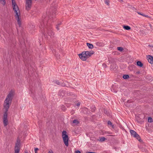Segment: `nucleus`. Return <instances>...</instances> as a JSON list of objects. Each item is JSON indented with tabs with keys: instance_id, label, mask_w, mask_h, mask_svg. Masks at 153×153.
Wrapping results in <instances>:
<instances>
[{
	"instance_id": "obj_16",
	"label": "nucleus",
	"mask_w": 153,
	"mask_h": 153,
	"mask_svg": "<svg viewBox=\"0 0 153 153\" xmlns=\"http://www.w3.org/2000/svg\"><path fill=\"white\" fill-rule=\"evenodd\" d=\"M104 113L107 116H108L110 115L109 112L107 109H104Z\"/></svg>"
},
{
	"instance_id": "obj_39",
	"label": "nucleus",
	"mask_w": 153,
	"mask_h": 153,
	"mask_svg": "<svg viewBox=\"0 0 153 153\" xmlns=\"http://www.w3.org/2000/svg\"><path fill=\"white\" fill-rule=\"evenodd\" d=\"M149 46L151 48L152 47V46H153V45H149Z\"/></svg>"
},
{
	"instance_id": "obj_1",
	"label": "nucleus",
	"mask_w": 153,
	"mask_h": 153,
	"mask_svg": "<svg viewBox=\"0 0 153 153\" xmlns=\"http://www.w3.org/2000/svg\"><path fill=\"white\" fill-rule=\"evenodd\" d=\"M56 11L54 10L52 12V14L49 15L48 17H45V16L42 17V22L40 26L42 30L44 31V34L45 36H50L52 39L53 43L54 44H56L57 39L55 38L54 33L53 31L52 27L50 24L51 20L55 17L56 15Z\"/></svg>"
},
{
	"instance_id": "obj_21",
	"label": "nucleus",
	"mask_w": 153,
	"mask_h": 153,
	"mask_svg": "<svg viewBox=\"0 0 153 153\" xmlns=\"http://www.w3.org/2000/svg\"><path fill=\"white\" fill-rule=\"evenodd\" d=\"M26 66H28L27 68L28 71H30L31 70L30 69H31L32 68V67H31L30 65V66H29V65L28 64H26Z\"/></svg>"
},
{
	"instance_id": "obj_30",
	"label": "nucleus",
	"mask_w": 153,
	"mask_h": 153,
	"mask_svg": "<svg viewBox=\"0 0 153 153\" xmlns=\"http://www.w3.org/2000/svg\"><path fill=\"white\" fill-rule=\"evenodd\" d=\"M59 26H58V25H56V29H57V30H59Z\"/></svg>"
},
{
	"instance_id": "obj_20",
	"label": "nucleus",
	"mask_w": 153,
	"mask_h": 153,
	"mask_svg": "<svg viewBox=\"0 0 153 153\" xmlns=\"http://www.w3.org/2000/svg\"><path fill=\"white\" fill-rule=\"evenodd\" d=\"M73 123H75V124L77 125L79 123V121L75 119L73 120Z\"/></svg>"
},
{
	"instance_id": "obj_2",
	"label": "nucleus",
	"mask_w": 153,
	"mask_h": 153,
	"mask_svg": "<svg viewBox=\"0 0 153 153\" xmlns=\"http://www.w3.org/2000/svg\"><path fill=\"white\" fill-rule=\"evenodd\" d=\"M13 96V91H11L7 96L4 104V111L3 115V122L4 126H7L8 124V120L7 119V112L11 104Z\"/></svg>"
},
{
	"instance_id": "obj_23",
	"label": "nucleus",
	"mask_w": 153,
	"mask_h": 153,
	"mask_svg": "<svg viewBox=\"0 0 153 153\" xmlns=\"http://www.w3.org/2000/svg\"><path fill=\"white\" fill-rule=\"evenodd\" d=\"M0 2L4 5L5 4L6 2L5 0H0Z\"/></svg>"
},
{
	"instance_id": "obj_13",
	"label": "nucleus",
	"mask_w": 153,
	"mask_h": 153,
	"mask_svg": "<svg viewBox=\"0 0 153 153\" xmlns=\"http://www.w3.org/2000/svg\"><path fill=\"white\" fill-rule=\"evenodd\" d=\"M137 66L140 67H142L143 66V64L142 62L140 61H138L137 62Z\"/></svg>"
},
{
	"instance_id": "obj_10",
	"label": "nucleus",
	"mask_w": 153,
	"mask_h": 153,
	"mask_svg": "<svg viewBox=\"0 0 153 153\" xmlns=\"http://www.w3.org/2000/svg\"><path fill=\"white\" fill-rule=\"evenodd\" d=\"M147 59L148 62L149 63L151 64L153 63V57L150 55H149L147 57Z\"/></svg>"
},
{
	"instance_id": "obj_11",
	"label": "nucleus",
	"mask_w": 153,
	"mask_h": 153,
	"mask_svg": "<svg viewBox=\"0 0 153 153\" xmlns=\"http://www.w3.org/2000/svg\"><path fill=\"white\" fill-rule=\"evenodd\" d=\"M58 95L60 97H62L64 94V91L62 90H60L58 93Z\"/></svg>"
},
{
	"instance_id": "obj_34",
	"label": "nucleus",
	"mask_w": 153,
	"mask_h": 153,
	"mask_svg": "<svg viewBox=\"0 0 153 153\" xmlns=\"http://www.w3.org/2000/svg\"><path fill=\"white\" fill-rule=\"evenodd\" d=\"M84 109L86 111L88 110V109L87 108H84Z\"/></svg>"
},
{
	"instance_id": "obj_29",
	"label": "nucleus",
	"mask_w": 153,
	"mask_h": 153,
	"mask_svg": "<svg viewBox=\"0 0 153 153\" xmlns=\"http://www.w3.org/2000/svg\"><path fill=\"white\" fill-rule=\"evenodd\" d=\"M102 65L103 66L104 68H106L107 67L106 65L104 63H103Z\"/></svg>"
},
{
	"instance_id": "obj_37",
	"label": "nucleus",
	"mask_w": 153,
	"mask_h": 153,
	"mask_svg": "<svg viewBox=\"0 0 153 153\" xmlns=\"http://www.w3.org/2000/svg\"><path fill=\"white\" fill-rule=\"evenodd\" d=\"M87 153H97L95 152H88Z\"/></svg>"
},
{
	"instance_id": "obj_33",
	"label": "nucleus",
	"mask_w": 153,
	"mask_h": 153,
	"mask_svg": "<svg viewBox=\"0 0 153 153\" xmlns=\"http://www.w3.org/2000/svg\"><path fill=\"white\" fill-rule=\"evenodd\" d=\"M80 105V103H79V102H78V103H77L76 104V105L77 106H79Z\"/></svg>"
},
{
	"instance_id": "obj_31",
	"label": "nucleus",
	"mask_w": 153,
	"mask_h": 153,
	"mask_svg": "<svg viewBox=\"0 0 153 153\" xmlns=\"http://www.w3.org/2000/svg\"><path fill=\"white\" fill-rule=\"evenodd\" d=\"M75 153H81V152L79 150H77L75 151Z\"/></svg>"
},
{
	"instance_id": "obj_9",
	"label": "nucleus",
	"mask_w": 153,
	"mask_h": 153,
	"mask_svg": "<svg viewBox=\"0 0 153 153\" xmlns=\"http://www.w3.org/2000/svg\"><path fill=\"white\" fill-rule=\"evenodd\" d=\"M85 53H86L87 56V58H88L94 54V52L93 51H85Z\"/></svg>"
},
{
	"instance_id": "obj_26",
	"label": "nucleus",
	"mask_w": 153,
	"mask_h": 153,
	"mask_svg": "<svg viewBox=\"0 0 153 153\" xmlns=\"http://www.w3.org/2000/svg\"><path fill=\"white\" fill-rule=\"evenodd\" d=\"M109 1L108 0H105V4H107L108 6L109 5Z\"/></svg>"
},
{
	"instance_id": "obj_27",
	"label": "nucleus",
	"mask_w": 153,
	"mask_h": 153,
	"mask_svg": "<svg viewBox=\"0 0 153 153\" xmlns=\"http://www.w3.org/2000/svg\"><path fill=\"white\" fill-rule=\"evenodd\" d=\"M56 83L58 85H61L60 82L58 81H56Z\"/></svg>"
},
{
	"instance_id": "obj_5",
	"label": "nucleus",
	"mask_w": 153,
	"mask_h": 153,
	"mask_svg": "<svg viewBox=\"0 0 153 153\" xmlns=\"http://www.w3.org/2000/svg\"><path fill=\"white\" fill-rule=\"evenodd\" d=\"M20 140L17 139L15 147V153H19L20 149Z\"/></svg>"
},
{
	"instance_id": "obj_25",
	"label": "nucleus",
	"mask_w": 153,
	"mask_h": 153,
	"mask_svg": "<svg viewBox=\"0 0 153 153\" xmlns=\"http://www.w3.org/2000/svg\"><path fill=\"white\" fill-rule=\"evenodd\" d=\"M117 50L120 51H122L123 50V48L122 47H118L117 48Z\"/></svg>"
},
{
	"instance_id": "obj_4",
	"label": "nucleus",
	"mask_w": 153,
	"mask_h": 153,
	"mask_svg": "<svg viewBox=\"0 0 153 153\" xmlns=\"http://www.w3.org/2000/svg\"><path fill=\"white\" fill-rule=\"evenodd\" d=\"M66 132L63 131L62 132V137L63 142L65 145L68 146L69 138L68 135L66 134Z\"/></svg>"
},
{
	"instance_id": "obj_17",
	"label": "nucleus",
	"mask_w": 153,
	"mask_h": 153,
	"mask_svg": "<svg viewBox=\"0 0 153 153\" xmlns=\"http://www.w3.org/2000/svg\"><path fill=\"white\" fill-rule=\"evenodd\" d=\"M91 111L92 112H94L95 110V107L94 105H92L91 107Z\"/></svg>"
},
{
	"instance_id": "obj_24",
	"label": "nucleus",
	"mask_w": 153,
	"mask_h": 153,
	"mask_svg": "<svg viewBox=\"0 0 153 153\" xmlns=\"http://www.w3.org/2000/svg\"><path fill=\"white\" fill-rule=\"evenodd\" d=\"M152 119L151 117H149L148 118V122L149 123H151L152 122Z\"/></svg>"
},
{
	"instance_id": "obj_7",
	"label": "nucleus",
	"mask_w": 153,
	"mask_h": 153,
	"mask_svg": "<svg viewBox=\"0 0 153 153\" xmlns=\"http://www.w3.org/2000/svg\"><path fill=\"white\" fill-rule=\"evenodd\" d=\"M32 0H26L25 7L27 10H29L31 8Z\"/></svg>"
},
{
	"instance_id": "obj_43",
	"label": "nucleus",
	"mask_w": 153,
	"mask_h": 153,
	"mask_svg": "<svg viewBox=\"0 0 153 153\" xmlns=\"http://www.w3.org/2000/svg\"><path fill=\"white\" fill-rule=\"evenodd\" d=\"M120 1L122 2L123 1V0H120Z\"/></svg>"
},
{
	"instance_id": "obj_12",
	"label": "nucleus",
	"mask_w": 153,
	"mask_h": 153,
	"mask_svg": "<svg viewBox=\"0 0 153 153\" xmlns=\"http://www.w3.org/2000/svg\"><path fill=\"white\" fill-rule=\"evenodd\" d=\"M86 44L89 49H92L94 48L93 45L91 44L87 43Z\"/></svg>"
},
{
	"instance_id": "obj_14",
	"label": "nucleus",
	"mask_w": 153,
	"mask_h": 153,
	"mask_svg": "<svg viewBox=\"0 0 153 153\" xmlns=\"http://www.w3.org/2000/svg\"><path fill=\"white\" fill-rule=\"evenodd\" d=\"M123 28L126 30H129L131 29V27L128 25H124L123 26Z\"/></svg>"
},
{
	"instance_id": "obj_42",
	"label": "nucleus",
	"mask_w": 153,
	"mask_h": 153,
	"mask_svg": "<svg viewBox=\"0 0 153 153\" xmlns=\"http://www.w3.org/2000/svg\"><path fill=\"white\" fill-rule=\"evenodd\" d=\"M25 153H28V152L27 151H26V152H25Z\"/></svg>"
},
{
	"instance_id": "obj_44",
	"label": "nucleus",
	"mask_w": 153,
	"mask_h": 153,
	"mask_svg": "<svg viewBox=\"0 0 153 153\" xmlns=\"http://www.w3.org/2000/svg\"><path fill=\"white\" fill-rule=\"evenodd\" d=\"M90 1H91V0H90Z\"/></svg>"
},
{
	"instance_id": "obj_6",
	"label": "nucleus",
	"mask_w": 153,
	"mask_h": 153,
	"mask_svg": "<svg viewBox=\"0 0 153 153\" xmlns=\"http://www.w3.org/2000/svg\"><path fill=\"white\" fill-rule=\"evenodd\" d=\"M130 133L132 136L136 138L137 140H138L140 142L141 140L140 139V138L139 135L137 133V132L134 131L132 130H130Z\"/></svg>"
},
{
	"instance_id": "obj_15",
	"label": "nucleus",
	"mask_w": 153,
	"mask_h": 153,
	"mask_svg": "<svg viewBox=\"0 0 153 153\" xmlns=\"http://www.w3.org/2000/svg\"><path fill=\"white\" fill-rule=\"evenodd\" d=\"M129 75H124L123 76V77L124 79H128L129 78Z\"/></svg>"
},
{
	"instance_id": "obj_19",
	"label": "nucleus",
	"mask_w": 153,
	"mask_h": 153,
	"mask_svg": "<svg viewBox=\"0 0 153 153\" xmlns=\"http://www.w3.org/2000/svg\"><path fill=\"white\" fill-rule=\"evenodd\" d=\"M106 139L104 137H102L100 138V139L99 140L100 142H103Z\"/></svg>"
},
{
	"instance_id": "obj_32",
	"label": "nucleus",
	"mask_w": 153,
	"mask_h": 153,
	"mask_svg": "<svg viewBox=\"0 0 153 153\" xmlns=\"http://www.w3.org/2000/svg\"><path fill=\"white\" fill-rule=\"evenodd\" d=\"M48 153H53V151L52 150L49 151L48 152Z\"/></svg>"
},
{
	"instance_id": "obj_35",
	"label": "nucleus",
	"mask_w": 153,
	"mask_h": 153,
	"mask_svg": "<svg viewBox=\"0 0 153 153\" xmlns=\"http://www.w3.org/2000/svg\"><path fill=\"white\" fill-rule=\"evenodd\" d=\"M141 15H142V16H143L147 17V16H147V15L146 16V15H145L144 14H141Z\"/></svg>"
},
{
	"instance_id": "obj_40",
	"label": "nucleus",
	"mask_w": 153,
	"mask_h": 153,
	"mask_svg": "<svg viewBox=\"0 0 153 153\" xmlns=\"http://www.w3.org/2000/svg\"><path fill=\"white\" fill-rule=\"evenodd\" d=\"M137 13L138 14H140V15H141V14H142V13H140V12H137Z\"/></svg>"
},
{
	"instance_id": "obj_36",
	"label": "nucleus",
	"mask_w": 153,
	"mask_h": 153,
	"mask_svg": "<svg viewBox=\"0 0 153 153\" xmlns=\"http://www.w3.org/2000/svg\"><path fill=\"white\" fill-rule=\"evenodd\" d=\"M140 73V71H138L136 72V74H139Z\"/></svg>"
},
{
	"instance_id": "obj_28",
	"label": "nucleus",
	"mask_w": 153,
	"mask_h": 153,
	"mask_svg": "<svg viewBox=\"0 0 153 153\" xmlns=\"http://www.w3.org/2000/svg\"><path fill=\"white\" fill-rule=\"evenodd\" d=\"M39 150V149L37 148H35L34 149L35 153H38L37 151Z\"/></svg>"
},
{
	"instance_id": "obj_3",
	"label": "nucleus",
	"mask_w": 153,
	"mask_h": 153,
	"mask_svg": "<svg viewBox=\"0 0 153 153\" xmlns=\"http://www.w3.org/2000/svg\"><path fill=\"white\" fill-rule=\"evenodd\" d=\"M12 2L13 9L15 13V17L17 21L19 26H20L21 25V22L19 17L20 15V11L15 1L14 0H12Z\"/></svg>"
},
{
	"instance_id": "obj_38",
	"label": "nucleus",
	"mask_w": 153,
	"mask_h": 153,
	"mask_svg": "<svg viewBox=\"0 0 153 153\" xmlns=\"http://www.w3.org/2000/svg\"><path fill=\"white\" fill-rule=\"evenodd\" d=\"M61 23H58L57 25H58V26H59L61 25Z\"/></svg>"
},
{
	"instance_id": "obj_41",
	"label": "nucleus",
	"mask_w": 153,
	"mask_h": 153,
	"mask_svg": "<svg viewBox=\"0 0 153 153\" xmlns=\"http://www.w3.org/2000/svg\"><path fill=\"white\" fill-rule=\"evenodd\" d=\"M151 49L152 50V51H153V46H152V47L151 48Z\"/></svg>"
},
{
	"instance_id": "obj_18",
	"label": "nucleus",
	"mask_w": 153,
	"mask_h": 153,
	"mask_svg": "<svg viewBox=\"0 0 153 153\" xmlns=\"http://www.w3.org/2000/svg\"><path fill=\"white\" fill-rule=\"evenodd\" d=\"M113 65L114 67H112V65H111V68L113 70H114V69L115 68V69H117V65H116V64H113Z\"/></svg>"
},
{
	"instance_id": "obj_8",
	"label": "nucleus",
	"mask_w": 153,
	"mask_h": 153,
	"mask_svg": "<svg viewBox=\"0 0 153 153\" xmlns=\"http://www.w3.org/2000/svg\"><path fill=\"white\" fill-rule=\"evenodd\" d=\"M79 58L83 61H85L87 58L86 53H85V51H83L81 53L79 54Z\"/></svg>"
},
{
	"instance_id": "obj_22",
	"label": "nucleus",
	"mask_w": 153,
	"mask_h": 153,
	"mask_svg": "<svg viewBox=\"0 0 153 153\" xmlns=\"http://www.w3.org/2000/svg\"><path fill=\"white\" fill-rule=\"evenodd\" d=\"M107 123L108 125H110L113 128H114V125H112V124L111 121H108Z\"/></svg>"
}]
</instances>
